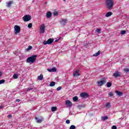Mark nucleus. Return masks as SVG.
Returning <instances> with one entry per match:
<instances>
[{"instance_id": "obj_23", "label": "nucleus", "mask_w": 129, "mask_h": 129, "mask_svg": "<svg viewBox=\"0 0 129 129\" xmlns=\"http://www.w3.org/2000/svg\"><path fill=\"white\" fill-rule=\"evenodd\" d=\"M51 109V111L54 112V111H56V110H57V107H52Z\"/></svg>"}, {"instance_id": "obj_1", "label": "nucleus", "mask_w": 129, "mask_h": 129, "mask_svg": "<svg viewBox=\"0 0 129 129\" xmlns=\"http://www.w3.org/2000/svg\"><path fill=\"white\" fill-rule=\"evenodd\" d=\"M106 6L108 10H111L114 6V1L113 0H105Z\"/></svg>"}, {"instance_id": "obj_26", "label": "nucleus", "mask_w": 129, "mask_h": 129, "mask_svg": "<svg viewBox=\"0 0 129 129\" xmlns=\"http://www.w3.org/2000/svg\"><path fill=\"white\" fill-rule=\"evenodd\" d=\"M73 100L75 102L77 101L78 100V97L77 96H75L73 98Z\"/></svg>"}, {"instance_id": "obj_35", "label": "nucleus", "mask_w": 129, "mask_h": 129, "mask_svg": "<svg viewBox=\"0 0 129 129\" xmlns=\"http://www.w3.org/2000/svg\"><path fill=\"white\" fill-rule=\"evenodd\" d=\"M5 80H0V84H3V83H5Z\"/></svg>"}, {"instance_id": "obj_38", "label": "nucleus", "mask_w": 129, "mask_h": 129, "mask_svg": "<svg viewBox=\"0 0 129 129\" xmlns=\"http://www.w3.org/2000/svg\"><path fill=\"white\" fill-rule=\"evenodd\" d=\"M112 129H116V128H117V127H116V126L113 125L112 126Z\"/></svg>"}, {"instance_id": "obj_27", "label": "nucleus", "mask_w": 129, "mask_h": 129, "mask_svg": "<svg viewBox=\"0 0 129 129\" xmlns=\"http://www.w3.org/2000/svg\"><path fill=\"white\" fill-rule=\"evenodd\" d=\"M32 48H33V47H32V46H29L28 48L26 49V50L30 51V50H32Z\"/></svg>"}, {"instance_id": "obj_41", "label": "nucleus", "mask_w": 129, "mask_h": 129, "mask_svg": "<svg viewBox=\"0 0 129 129\" xmlns=\"http://www.w3.org/2000/svg\"><path fill=\"white\" fill-rule=\"evenodd\" d=\"M96 31V32H97V33L100 32V29H97Z\"/></svg>"}, {"instance_id": "obj_13", "label": "nucleus", "mask_w": 129, "mask_h": 129, "mask_svg": "<svg viewBox=\"0 0 129 129\" xmlns=\"http://www.w3.org/2000/svg\"><path fill=\"white\" fill-rule=\"evenodd\" d=\"M115 93L118 96H122V94H123V93H122V92H119L118 91H116Z\"/></svg>"}, {"instance_id": "obj_2", "label": "nucleus", "mask_w": 129, "mask_h": 129, "mask_svg": "<svg viewBox=\"0 0 129 129\" xmlns=\"http://www.w3.org/2000/svg\"><path fill=\"white\" fill-rule=\"evenodd\" d=\"M36 59H37V55H33L31 56L28 57L26 60V62L27 63H35Z\"/></svg>"}, {"instance_id": "obj_36", "label": "nucleus", "mask_w": 129, "mask_h": 129, "mask_svg": "<svg viewBox=\"0 0 129 129\" xmlns=\"http://www.w3.org/2000/svg\"><path fill=\"white\" fill-rule=\"evenodd\" d=\"M108 94L110 96H113V94L112 93V92H109Z\"/></svg>"}, {"instance_id": "obj_16", "label": "nucleus", "mask_w": 129, "mask_h": 129, "mask_svg": "<svg viewBox=\"0 0 129 129\" xmlns=\"http://www.w3.org/2000/svg\"><path fill=\"white\" fill-rule=\"evenodd\" d=\"M52 17V13L50 12H47L46 13V17L47 18H50Z\"/></svg>"}, {"instance_id": "obj_21", "label": "nucleus", "mask_w": 129, "mask_h": 129, "mask_svg": "<svg viewBox=\"0 0 129 129\" xmlns=\"http://www.w3.org/2000/svg\"><path fill=\"white\" fill-rule=\"evenodd\" d=\"M55 84H56V82H51L49 84V86H50L51 87H53V86H55Z\"/></svg>"}, {"instance_id": "obj_15", "label": "nucleus", "mask_w": 129, "mask_h": 129, "mask_svg": "<svg viewBox=\"0 0 129 129\" xmlns=\"http://www.w3.org/2000/svg\"><path fill=\"white\" fill-rule=\"evenodd\" d=\"M47 70L49 72H56V71H57L56 68H52V69H48Z\"/></svg>"}, {"instance_id": "obj_45", "label": "nucleus", "mask_w": 129, "mask_h": 129, "mask_svg": "<svg viewBox=\"0 0 129 129\" xmlns=\"http://www.w3.org/2000/svg\"><path fill=\"white\" fill-rule=\"evenodd\" d=\"M2 76V72H0V77Z\"/></svg>"}, {"instance_id": "obj_22", "label": "nucleus", "mask_w": 129, "mask_h": 129, "mask_svg": "<svg viewBox=\"0 0 129 129\" xmlns=\"http://www.w3.org/2000/svg\"><path fill=\"white\" fill-rule=\"evenodd\" d=\"M105 107L107 108H110V103L108 102L105 104Z\"/></svg>"}, {"instance_id": "obj_8", "label": "nucleus", "mask_w": 129, "mask_h": 129, "mask_svg": "<svg viewBox=\"0 0 129 129\" xmlns=\"http://www.w3.org/2000/svg\"><path fill=\"white\" fill-rule=\"evenodd\" d=\"M40 34L45 33V24H42L40 28Z\"/></svg>"}, {"instance_id": "obj_3", "label": "nucleus", "mask_w": 129, "mask_h": 129, "mask_svg": "<svg viewBox=\"0 0 129 129\" xmlns=\"http://www.w3.org/2000/svg\"><path fill=\"white\" fill-rule=\"evenodd\" d=\"M54 42V39L53 38H49L47 41L44 40L43 42V45H51L52 43Z\"/></svg>"}, {"instance_id": "obj_4", "label": "nucleus", "mask_w": 129, "mask_h": 129, "mask_svg": "<svg viewBox=\"0 0 129 129\" xmlns=\"http://www.w3.org/2000/svg\"><path fill=\"white\" fill-rule=\"evenodd\" d=\"M14 32L15 35H18L21 32V27L19 25H15L14 26Z\"/></svg>"}, {"instance_id": "obj_43", "label": "nucleus", "mask_w": 129, "mask_h": 129, "mask_svg": "<svg viewBox=\"0 0 129 129\" xmlns=\"http://www.w3.org/2000/svg\"><path fill=\"white\" fill-rule=\"evenodd\" d=\"M3 108H4V106H0V109H3Z\"/></svg>"}, {"instance_id": "obj_30", "label": "nucleus", "mask_w": 129, "mask_h": 129, "mask_svg": "<svg viewBox=\"0 0 129 129\" xmlns=\"http://www.w3.org/2000/svg\"><path fill=\"white\" fill-rule=\"evenodd\" d=\"M123 71L125 72L126 73H127V72H129V69L127 68H124L123 69Z\"/></svg>"}, {"instance_id": "obj_9", "label": "nucleus", "mask_w": 129, "mask_h": 129, "mask_svg": "<svg viewBox=\"0 0 129 129\" xmlns=\"http://www.w3.org/2000/svg\"><path fill=\"white\" fill-rule=\"evenodd\" d=\"M35 119L36 120V122L38 123H41L43 120H44V118L41 117L40 118L35 117Z\"/></svg>"}, {"instance_id": "obj_37", "label": "nucleus", "mask_w": 129, "mask_h": 129, "mask_svg": "<svg viewBox=\"0 0 129 129\" xmlns=\"http://www.w3.org/2000/svg\"><path fill=\"white\" fill-rule=\"evenodd\" d=\"M66 123H67L68 124H69V123H70V120H67L66 121Z\"/></svg>"}, {"instance_id": "obj_34", "label": "nucleus", "mask_w": 129, "mask_h": 129, "mask_svg": "<svg viewBox=\"0 0 129 129\" xmlns=\"http://www.w3.org/2000/svg\"><path fill=\"white\" fill-rule=\"evenodd\" d=\"M61 89H62V87H58L57 88L56 90L57 91H60V90H61Z\"/></svg>"}, {"instance_id": "obj_10", "label": "nucleus", "mask_w": 129, "mask_h": 129, "mask_svg": "<svg viewBox=\"0 0 129 129\" xmlns=\"http://www.w3.org/2000/svg\"><path fill=\"white\" fill-rule=\"evenodd\" d=\"M80 96L83 98H87L88 97V94L86 93H82L80 94Z\"/></svg>"}, {"instance_id": "obj_39", "label": "nucleus", "mask_w": 129, "mask_h": 129, "mask_svg": "<svg viewBox=\"0 0 129 129\" xmlns=\"http://www.w3.org/2000/svg\"><path fill=\"white\" fill-rule=\"evenodd\" d=\"M33 88H27V91H30V90H32Z\"/></svg>"}, {"instance_id": "obj_12", "label": "nucleus", "mask_w": 129, "mask_h": 129, "mask_svg": "<svg viewBox=\"0 0 129 129\" xmlns=\"http://www.w3.org/2000/svg\"><path fill=\"white\" fill-rule=\"evenodd\" d=\"M79 70H77L76 71L74 72L73 76L74 77H77V76H80V74L79 73Z\"/></svg>"}, {"instance_id": "obj_24", "label": "nucleus", "mask_w": 129, "mask_h": 129, "mask_svg": "<svg viewBox=\"0 0 129 129\" xmlns=\"http://www.w3.org/2000/svg\"><path fill=\"white\" fill-rule=\"evenodd\" d=\"M12 4H13L12 1H10V2H8L7 4V7L8 8H10V7H11V6H12Z\"/></svg>"}, {"instance_id": "obj_42", "label": "nucleus", "mask_w": 129, "mask_h": 129, "mask_svg": "<svg viewBox=\"0 0 129 129\" xmlns=\"http://www.w3.org/2000/svg\"><path fill=\"white\" fill-rule=\"evenodd\" d=\"M16 102H20V101H21V100L17 99L16 100Z\"/></svg>"}, {"instance_id": "obj_40", "label": "nucleus", "mask_w": 129, "mask_h": 129, "mask_svg": "<svg viewBox=\"0 0 129 129\" xmlns=\"http://www.w3.org/2000/svg\"><path fill=\"white\" fill-rule=\"evenodd\" d=\"M8 117H9V118H12V117H13V116H12L11 115H8Z\"/></svg>"}, {"instance_id": "obj_29", "label": "nucleus", "mask_w": 129, "mask_h": 129, "mask_svg": "<svg viewBox=\"0 0 129 129\" xmlns=\"http://www.w3.org/2000/svg\"><path fill=\"white\" fill-rule=\"evenodd\" d=\"M28 28H29V29H31V28H32V27H33V24H32V23H29L28 25Z\"/></svg>"}, {"instance_id": "obj_33", "label": "nucleus", "mask_w": 129, "mask_h": 129, "mask_svg": "<svg viewBox=\"0 0 129 129\" xmlns=\"http://www.w3.org/2000/svg\"><path fill=\"white\" fill-rule=\"evenodd\" d=\"M125 33H126V31H125V30H123V31H121V35H124V34H125Z\"/></svg>"}, {"instance_id": "obj_31", "label": "nucleus", "mask_w": 129, "mask_h": 129, "mask_svg": "<svg viewBox=\"0 0 129 129\" xmlns=\"http://www.w3.org/2000/svg\"><path fill=\"white\" fill-rule=\"evenodd\" d=\"M18 76L17 74H14L13 75V78H14V79H18Z\"/></svg>"}, {"instance_id": "obj_6", "label": "nucleus", "mask_w": 129, "mask_h": 129, "mask_svg": "<svg viewBox=\"0 0 129 129\" xmlns=\"http://www.w3.org/2000/svg\"><path fill=\"white\" fill-rule=\"evenodd\" d=\"M105 83H106L105 79H104L103 80H101L100 81L97 82L98 86H102V85L105 84Z\"/></svg>"}, {"instance_id": "obj_20", "label": "nucleus", "mask_w": 129, "mask_h": 129, "mask_svg": "<svg viewBox=\"0 0 129 129\" xmlns=\"http://www.w3.org/2000/svg\"><path fill=\"white\" fill-rule=\"evenodd\" d=\"M37 79L38 80H43V75L42 74H40V75L38 77Z\"/></svg>"}, {"instance_id": "obj_44", "label": "nucleus", "mask_w": 129, "mask_h": 129, "mask_svg": "<svg viewBox=\"0 0 129 129\" xmlns=\"http://www.w3.org/2000/svg\"><path fill=\"white\" fill-rule=\"evenodd\" d=\"M60 39H61V37H59V39L55 40V42H58V41H59V40H60Z\"/></svg>"}, {"instance_id": "obj_28", "label": "nucleus", "mask_w": 129, "mask_h": 129, "mask_svg": "<svg viewBox=\"0 0 129 129\" xmlns=\"http://www.w3.org/2000/svg\"><path fill=\"white\" fill-rule=\"evenodd\" d=\"M111 85H112V84L110 82H108L107 83V87H111Z\"/></svg>"}, {"instance_id": "obj_25", "label": "nucleus", "mask_w": 129, "mask_h": 129, "mask_svg": "<svg viewBox=\"0 0 129 129\" xmlns=\"http://www.w3.org/2000/svg\"><path fill=\"white\" fill-rule=\"evenodd\" d=\"M101 119H102V120H105L106 119H108V117H107V116H102L101 117Z\"/></svg>"}, {"instance_id": "obj_7", "label": "nucleus", "mask_w": 129, "mask_h": 129, "mask_svg": "<svg viewBox=\"0 0 129 129\" xmlns=\"http://www.w3.org/2000/svg\"><path fill=\"white\" fill-rule=\"evenodd\" d=\"M113 76L115 78H117V77H121V73L119 72H115L113 73Z\"/></svg>"}, {"instance_id": "obj_19", "label": "nucleus", "mask_w": 129, "mask_h": 129, "mask_svg": "<svg viewBox=\"0 0 129 129\" xmlns=\"http://www.w3.org/2000/svg\"><path fill=\"white\" fill-rule=\"evenodd\" d=\"M52 15L54 16V17H57V16H58L59 15V14L58 13V12L54 11L53 13H52Z\"/></svg>"}, {"instance_id": "obj_14", "label": "nucleus", "mask_w": 129, "mask_h": 129, "mask_svg": "<svg viewBox=\"0 0 129 129\" xmlns=\"http://www.w3.org/2000/svg\"><path fill=\"white\" fill-rule=\"evenodd\" d=\"M67 24V19H62L61 22V24L63 26H65Z\"/></svg>"}, {"instance_id": "obj_5", "label": "nucleus", "mask_w": 129, "mask_h": 129, "mask_svg": "<svg viewBox=\"0 0 129 129\" xmlns=\"http://www.w3.org/2000/svg\"><path fill=\"white\" fill-rule=\"evenodd\" d=\"M24 22H29V21H31V19H32V17L31 16L27 15H25L23 18Z\"/></svg>"}, {"instance_id": "obj_32", "label": "nucleus", "mask_w": 129, "mask_h": 129, "mask_svg": "<svg viewBox=\"0 0 129 129\" xmlns=\"http://www.w3.org/2000/svg\"><path fill=\"white\" fill-rule=\"evenodd\" d=\"M75 128H76V127L74 125H72L70 127V129H75Z\"/></svg>"}, {"instance_id": "obj_46", "label": "nucleus", "mask_w": 129, "mask_h": 129, "mask_svg": "<svg viewBox=\"0 0 129 129\" xmlns=\"http://www.w3.org/2000/svg\"><path fill=\"white\" fill-rule=\"evenodd\" d=\"M63 2H66V0H63Z\"/></svg>"}, {"instance_id": "obj_17", "label": "nucleus", "mask_w": 129, "mask_h": 129, "mask_svg": "<svg viewBox=\"0 0 129 129\" xmlns=\"http://www.w3.org/2000/svg\"><path fill=\"white\" fill-rule=\"evenodd\" d=\"M110 16H112V12H109L105 14L106 18H108Z\"/></svg>"}, {"instance_id": "obj_18", "label": "nucleus", "mask_w": 129, "mask_h": 129, "mask_svg": "<svg viewBox=\"0 0 129 129\" xmlns=\"http://www.w3.org/2000/svg\"><path fill=\"white\" fill-rule=\"evenodd\" d=\"M99 55H100V51H98L97 52H96L93 55V56H94V57H97V56H99Z\"/></svg>"}, {"instance_id": "obj_11", "label": "nucleus", "mask_w": 129, "mask_h": 129, "mask_svg": "<svg viewBox=\"0 0 129 129\" xmlns=\"http://www.w3.org/2000/svg\"><path fill=\"white\" fill-rule=\"evenodd\" d=\"M66 104L68 107H71L72 106V102L70 100H67L66 101Z\"/></svg>"}]
</instances>
